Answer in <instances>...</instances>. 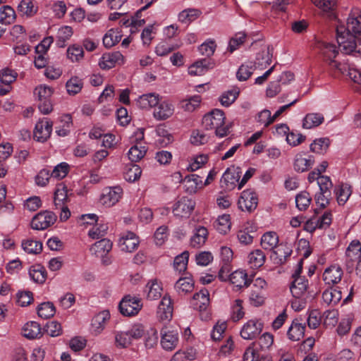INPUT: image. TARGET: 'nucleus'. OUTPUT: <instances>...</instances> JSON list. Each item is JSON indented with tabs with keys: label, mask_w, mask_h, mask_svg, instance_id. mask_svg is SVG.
I'll use <instances>...</instances> for the list:
<instances>
[{
	"label": "nucleus",
	"mask_w": 361,
	"mask_h": 361,
	"mask_svg": "<svg viewBox=\"0 0 361 361\" xmlns=\"http://www.w3.org/2000/svg\"><path fill=\"white\" fill-rule=\"evenodd\" d=\"M224 112L219 109L212 110L204 116L202 126L207 130H214L217 137H223L229 133V126L225 123Z\"/></svg>",
	"instance_id": "f257e3e1"
},
{
	"label": "nucleus",
	"mask_w": 361,
	"mask_h": 361,
	"mask_svg": "<svg viewBox=\"0 0 361 361\" xmlns=\"http://www.w3.org/2000/svg\"><path fill=\"white\" fill-rule=\"evenodd\" d=\"M336 39L341 51L344 54H353L360 52V50H357L358 44H361L358 35L348 31L345 25L340 23L336 25Z\"/></svg>",
	"instance_id": "f03ea898"
},
{
	"label": "nucleus",
	"mask_w": 361,
	"mask_h": 361,
	"mask_svg": "<svg viewBox=\"0 0 361 361\" xmlns=\"http://www.w3.org/2000/svg\"><path fill=\"white\" fill-rule=\"evenodd\" d=\"M268 284L264 279L257 277L252 280V285L249 294V302L255 307L262 306L267 298Z\"/></svg>",
	"instance_id": "7ed1b4c3"
},
{
	"label": "nucleus",
	"mask_w": 361,
	"mask_h": 361,
	"mask_svg": "<svg viewBox=\"0 0 361 361\" xmlns=\"http://www.w3.org/2000/svg\"><path fill=\"white\" fill-rule=\"evenodd\" d=\"M195 202L186 196L178 198L172 207L173 216L179 219H188L195 208Z\"/></svg>",
	"instance_id": "20e7f679"
},
{
	"label": "nucleus",
	"mask_w": 361,
	"mask_h": 361,
	"mask_svg": "<svg viewBox=\"0 0 361 361\" xmlns=\"http://www.w3.org/2000/svg\"><path fill=\"white\" fill-rule=\"evenodd\" d=\"M141 299L130 295L125 296L119 303V310L123 316L132 317L138 314L142 309Z\"/></svg>",
	"instance_id": "39448f33"
},
{
	"label": "nucleus",
	"mask_w": 361,
	"mask_h": 361,
	"mask_svg": "<svg viewBox=\"0 0 361 361\" xmlns=\"http://www.w3.org/2000/svg\"><path fill=\"white\" fill-rule=\"evenodd\" d=\"M264 324L259 319H251L245 322L240 331V335L244 340H254L262 333Z\"/></svg>",
	"instance_id": "423d86ee"
},
{
	"label": "nucleus",
	"mask_w": 361,
	"mask_h": 361,
	"mask_svg": "<svg viewBox=\"0 0 361 361\" xmlns=\"http://www.w3.org/2000/svg\"><path fill=\"white\" fill-rule=\"evenodd\" d=\"M56 221V214L50 211H44L36 214L31 221V227L34 230H45Z\"/></svg>",
	"instance_id": "0eeeda50"
},
{
	"label": "nucleus",
	"mask_w": 361,
	"mask_h": 361,
	"mask_svg": "<svg viewBox=\"0 0 361 361\" xmlns=\"http://www.w3.org/2000/svg\"><path fill=\"white\" fill-rule=\"evenodd\" d=\"M238 207L244 212H252L257 207L258 197L252 189L245 190L241 192L238 202Z\"/></svg>",
	"instance_id": "6e6552de"
},
{
	"label": "nucleus",
	"mask_w": 361,
	"mask_h": 361,
	"mask_svg": "<svg viewBox=\"0 0 361 361\" xmlns=\"http://www.w3.org/2000/svg\"><path fill=\"white\" fill-rule=\"evenodd\" d=\"M123 189L119 186L106 188L100 197L101 203L108 207L115 205L121 199Z\"/></svg>",
	"instance_id": "1a4fd4ad"
},
{
	"label": "nucleus",
	"mask_w": 361,
	"mask_h": 361,
	"mask_svg": "<svg viewBox=\"0 0 361 361\" xmlns=\"http://www.w3.org/2000/svg\"><path fill=\"white\" fill-rule=\"evenodd\" d=\"M240 178V171L239 168H229L223 174L220 185L221 188L225 191H231L236 186L237 183Z\"/></svg>",
	"instance_id": "9d476101"
},
{
	"label": "nucleus",
	"mask_w": 361,
	"mask_h": 361,
	"mask_svg": "<svg viewBox=\"0 0 361 361\" xmlns=\"http://www.w3.org/2000/svg\"><path fill=\"white\" fill-rule=\"evenodd\" d=\"M345 264L347 269H353L355 262L361 259V243L359 240H353L345 251Z\"/></svg>",
	"instance_id": "9b49d317"
},
{
	"label": "nucleus",
	"mask_w": 361,
	"mask_h": 361,
	"mask_svg": "<svg viewBox=\"0 0 361 361\" xmlns=\"http://www.w3.org/2000/svg\"><path fill=\"white\" fill-rule=\"evenodd\" d=\"M161 345L162 348L169 351L174 350L178 343V333L176 330L168 327L161 330Z\"/></svg>",
	"instance_id": "f8f14e48"
},
{
	"label": "nucleus",
	"mask_w": 361,
	"mask_h": 361,
	"mask_svg": "<svg viewBox=\"0 0 361 361\" xmlns=\"http://www.w3.org/2000/svg\"><path fill=\"white\" fill-rule=\"evenodd\" d=\"M175 107L172 102L168 99L161 101L155 107L153 116L158 121H164L173 116Z\"/></svg>",
	"instance_id": "ddd939ff"
},
{
	"label": "nucleus",
	"mask_w": 361,
	"mask_h": 361,
	"mask_svg": "<svg viewBox=\"0 0 361 361\" xmlns=\"http://www.w3.org/2000/svg\"><path fill=\"white\" fill-rule=\"evenodd\" d=\"M53 123L48 118L39 120L35 125L34 137L39 142H44L49 137L52 131Z\"/></svg>",
	"instance_id": "4468645a"
},
{
	"label": "nucleus",
	"mask_w": 361,
	"mask_h": 361,
	"mask_svg": "<svg viewBox=\"0 0 361 361\" xmlns=\"http://www.w3.org/2000/svg\"><path fill=\"white\" fill-rule=\"evenodd\" d=\"M140 244L138 237L131 231L124 233L118 241L120 249L126 252H132L135 250Z\"/></svg>",
	"instance_id": "2eb2a0df"
},
{
	"label": "nucleus",
	"mask_w": 361,
	"mask_h": 361,
	"mask_svg": "<svg viewBox=\"0 0 361 361\" xmlns=\"http://www.w3.org/2000/svg\"><path fill=\"white\" fill-rule=\"evenodd\" d=\"M343 276V271L340 265L331 264L325 269L323 273V280L326 284L335 285L338 283Z\"/></svg>",
	"instance_id": "dca6fc26"
},
{
	"label": "nucleus",
	"mask_w": 361,
	"mask_h": 361,
	"mask_svg": "<svg viewBox=\"0 0 361 361\" xmlns=\"http://www.w3.org/2000/svg\"><path fill=\"white\" fill-rule=\"evenodd\" d=\"M124 63L123 56L119 51L104 54L99 60V65L102 69H110L116 65Z\"/></svg>",
	"instance_id": "f3484780"
},
{
	"label": "nucleus",
	"mask_w": 361,
	"mask_h": 361,
	"mask_svg": "<svg viewBox=\"0 0 361 361\" xmlns=\"http://www.w3.org/2000/svg\"><path fill=\"white\" fill-rule=\"evenodd\" d=\"M209 304V293L207 289H202L195 293L190 301L191 306L199 312L207 310Z\"/></svg>",
	"instance_id": "a211bd4d"
},
{
	"label": "nucleus",
	"mask_w": 361,
	"mask_h": 361,
	"mask_svg": "<svg viewBox=\"0 0 361 361\" xmlns=\"http://www.w3.org/2000/svg\"><path fill=\"white\" fill-rule=\"evenodd\" d=\"M315 48L319 51L320 55L325 61L334 59L338 54V50L335 44L324 41H318Z\"/></svg>",
	"instance_id": "6ab92c4d"
},
{
	"label": "nucleus",
	"mask_w": 361,
	"mask_h": 361,
	"mask_svg": "<svg viewBox=\"0 0 361 361\" xmlns=\"http://www.w3.org/2000/svg\"><path fill=\"white\" fill-rule=\"evenodd\" d=\"M173 307L170 296L165 295L158 307L157 316L163 322H169L173 317Z\"/></svg>",
	"instance_id": "aec40b11"
},
{
	"label": "nucleus",
	"mask_w": 361,
	"mask_h": 361,
	"mask_svg": "<svg viewBox=\"0 0 361 361\" xmlns=\"http://www.w3.org/2000/svg\"><path fill=\"white\" fill-rule=\"evenodd\" d=\"M305 323L301 318L295 319L288 328L287 336L293 341H298L305 336Z\"/></svg>",
	"instance_id": "412c9836"
},
{
	"label": "nucleus",
	"mask_w": 361,
	"mask_h": 361,
	"mask_svg": "<svg viewBox=\"0 0 361 361\" xmlns=\"http://www.w3.org/2000/svg\"><path fill=\"white\" fill-rule=\"evenodd\" d=\"M308 281L305 277H296L293 279L290 287L293 296L295 298L307 296Z\"/></svg>",
	"instance_id": "4be33fe9"
},
{
	"label": "nucleus",
	"mask_w": 361,
	"mask_h": 361,
	"mask_svg": "<svg viewBox=\"0 0 361 361\" xmlns=\"http://www.w3.org/2000/svg\"><path fill=\"white\" fill-rule=\"evenodd\" d=\"M214 65V62L211 59H204L191 65L188 68V73L193 76L202 75L208 70L213 68Z\"/></svg>",
	"instance_id": "5701e85b"
},
{
	"label": "nucleus",
	"mask_w": 361,
	"mask_h": 361,
	"mask_svg": "<svg viewBox=\"0 0 361 361\" xmlns=\"http://www.w3.org/2000/svg\"><path fill=\"white\" fill-rule=\"evenodd\" d=\"M314 163L313 157L304 153H298L294 159V169L298 172H304L311 169Z\"/></svg>",
	"instance_id": "b1692460"
},
{
	"label": "nucleus",
	"mask_w": 361,
	"mask_h": 361,
	"mask_svg": "<svg viewBox=\"0 0 361 361\" xmlns=\"http://www.w3.org/2000/svg\"><path fill=\"white\" fill-rule=\"evenodd\" d=\"M160 97L157 93H147L140 96L136 100L137 105L142 109L149 110L156 107Z\"/></svg>",
	"instance_id": "393cba45"
},
{
	"label": "nucleus",
	"mask_w": 361,
	"mask_h": 361,
	"mask_svg": "<svg viewBox=\"0 0 361 361\" xmlns=\"http://www.w3.org/2000/svg\"><path fill=\"white\" fill-rule=\"evenodd\" d=\"M228 281L237 288H247L251 283V280L248 279L247 272L245 270L238 269L230 274Z\"/></svg>",
	"instance_id": "a878e982"
},
{
	"label": "nucleus",
	"mask_w": 361,
	"mask_h": 361,
	"mask_svg": "<svg viewBox=\"0 0 361 361\" xmlns=\"http://www.w3.org/2000/svg\"><path fill=\"white\" fill-rule=\"evenodd\" d=\"M332 221V214L331 212L326 211L317 219H312L306 224L307 228L312 230L318 228H326L330 226Z\"/></svg>",
	"instance_id": "bb28decb"
},
{
	"label": "nucleus",
	"mask_w": 361,
	"mask_h": 361,
	"mask_svg": "<svg viewBox=\"0 0 361 361\" xmlns=\"http://www.w3.org/2000/svg\"><path fill=\"white\" fill-rule=\"evenodd\" d=\"M111 248V242L106 238H102L91 246L90 252L96 257L103 258L110 252Z\"/></svg>",
	"instance_id": "cd10ccee"
},
{
	"label": "nucleus",
	"mask_w": 361,
	"mask_h": 361,
	"mask_svg": "<svg viewBox=\"0 0 361 361\" xmlns=\"http://www.w3.org/2000/svg\"><path fill=\"white\" fill-rule=\"evenodd\" d=\"M184 190L190 194L195 193L202 187V178L197 174L186 176L183 180Z\"/></svg>",
	"instance_id": "c85d7f7f"
},
{
	"label": "nucleus",
	"mask_w": 361,
	"mask_h": 361,
	"mask_svg": "<svg viewBox=\"0 0 361 361\" xmlns=\"http://www.w3.org/2000/svg\"><path fill=\"white\" fill-rule=\"evenodd\" d=\"M110 318L108 311H102L96 314L92 319L91 328L95 334H100L104 329L107 321Z\"/></svg>",
	"instance_id": "c756f323"
},
{
	"label": "nucleus",
	"mask_w": 361,
	"mask_h": 361,
	"mask_svg": "<svg viewBox=\"0 0 361 361\" xmlns=\"http://www.w3.org/2000/svg\"><path fill=\"white\" fill-rule=\"evenodd\" d=\"M161 283L157 279L149 281L145 286V292L148 300H157L161 297Z\"/></svg>",
	"instance_id": "7c9ffc66"
},
{
	"label": "nucleus",
	"mask_w": 361,
	"mask_h": 361,
	"mask_svg": "<svg viewBox=\"0 0 361 361\" xmlns=\"http://www.w3.org/2000/svg\"><path fill=\"white\" fill-rule=\"evenodd\" d=\"M312 1L322 11L323 15L331 19L336 18L334 13L336 2L334 0H312Z\"/></svg>",
	"instance_id": "2f4dec72"
},
{
	"label": "nucleus",
	"mask_w": 361,
	"mask_h": 361,
	"mask_svg": "<svg viewBox=\"0 0 361 361\" xmlns=\"http://www.w3.org/2000/svg\"><path fill=\"white\" fill-rule=\"evenodd\" d=\"M208 237L207 229L204 226H199L195 229L194 234L190 238V245L193 247L199 248L202 246Z\"/></svg>",
	"instance_id": "473e14b6"
},
{
	"label": "nucleus",
	"mask_w": 361,
	"mask_h": 361,
	"mask_svg": "<svg viewBox=\"0 0 361 361\" xmlns=\"http://www.w3.org/2000/svg\"><path fill=\"white\" fill-rule=\"evenodd\" d=\"M68 200V190L67 187L63 183L58 184L54 192V202L55 207H58L66 205Z\"/></svg>",
	"instance_id": "72a5a7b5"
},
{
	"label": "nucleus",
	"mask_w": 361,
	"mask_h": 361,
	"mask_svg": "<svg viewBox=\"0 0 361 361\" xmlns=\"http://www.w3.org/2000/svg\"><path fill=\"white\" fill-rule=\"evenodd\" d=\"M38 7L37 3L33 0H21L18 6V12L27 17H32L37 12Z\"/></svg>",
	"instance_id": "f704fd0d"
},
{
	"label": "nucleus",
	"mask_w": 361,
	"mask_h": 361,
	"mask_svg": "<svg viewBox=\"0 0 361 361\" xmlns=\"http://www.w3.org/2000/svg\"><path fill=\"white\" fill-rule=\"evenodd\" d=\"M279 243V236L274 231L265 233L261 238V245L267 250H273Z\"/></svg>",
	"instance_id": "c9c22d12"
},
{
	"label": "nucleus",
	"mask_w": 361,
	"mask_h": 361,
	"mask_svg": "<svg viewBox=\"0 0 361 361\" xmlns=\"http://www.w3.org/2000/svg\"><path fill=\"white\" fill-rule=\"evenodd\" d=\"M334 192L338 203L340 205H343L349 199L352 193V190L350 185L345 183H341L335 187Z\"/></svg>",
	"instance_id": "e433bc0d"
},
{
	"label": "nucleus",
	"mask_w": 361,
	"mask_h": 361,
	"mask_svg": "<svg viewBox=\"0 0 361 361\" xmlns=\"http://www.w3.org/2000/svg\"><path fill=\"white\" fill-rule=\"evenodd\" d=\"M265 259L264 253L261 250L257 249L248 255L247 262L251 268L257 269L264 264Z\"/></svg>",
	"instance_id": "4c0bfd02"
},
{
	"label": "nucleus",
	"mask_w": 361,
	"mask_h": 361,
	"mask_svg": "<svg viewBox=\"0 0 361 361\" xmlns=\"http://www.w3.org/2000/svg\"><path fill=\"white\" fill-rule=\"evenodd\" d=\"M341 298V292L335 288H327L322 293L323 302L328 305H336Z\"/></svg>",
	"instance_id": "58836bf2"
},
{
	"label": "nucleus",
	"mask_w": 361,
	"mask_h": 361,
	"mask_svg": "<svg viewBox=\"0 0 361 361\" xmlns=\"http://www.w3.org/2000/svg\"><path fill=\"white\" fill-rule=\"evenodd\" d=\"M121 39V34L118 29L109 30L103 37V44L106 48H111Z\"/></svg>",
	"instance_id": "ea45409f"
},
{
	"label": "nucleus",
	"mask_w": 361,
	"mask_h": 361,
	"mask_svg": "<svg viewBox=\"0 0 361 361\" xmlns=\"http://www.w3.org/2000/svg\"><path fill=\"white\" fill-rule=\"evenodd\" d=\"M324 121V116L319 113L307 114L302 123V126L307 129H311L314 127L319 126Z\"/></svg>",
	"instance_id": "a19ab883"
},
{
	"label": "nucleus",
	"mask_w": 361,
	"mask_h": 361,
	"mask_svg": "<svg viewBox=\"0 0 361 361\" xmlns=\"http://www.w3.org/2000/svg\"><path fill=\"white\" fill-rule=\"evenodd\" d=\"M271 62V54L270 53L269 47L264 48L261 52H259L257 57L256 61L254 63L257 68L264 69Z\"/></svg>",
	"instance_id": "79ce46f5"
},
{
	"label": "nucleus",
	"mask_w": 361,
	"mask_h": 361,
	"mask_svg": "<svg viewBox=\"0 0 361 361\" xmlns=\"http://www.w3.org/2000/svg\"><path fill=\"white\" fill-rule=\"evenodd\" d=\"M29 275L31 279L37 283H44L47 279V271L44 267L39 264L32 266L29 269Z\"/></svg>",
	"instance_id": "37998d69"
},
{
	"label": "nucleus",
	"mask_w": 361,
	"mask_h": 361,
	"mask_svg": "<svg viewBox=\"0 0 361 361\" xmlns=\"http://www.w3.org/2000/svg\"><path fill=\"white\" fill-rule=\"evenodd\" d=\"M23 334L25 337L32 339L41 336V327L36 322L26 323L23 328Z\"/></svg>",
	"instance_id": "c03bdc74"
},
{
	"label": "nucleus",
	"mask_w": 361,
	"mask_h": 361,
	"mask_svg": "<svg viewBox=\"0 0 361 361\" xmlns=\"http://www.w3.org/2000/svg\"><path fill=\"white\" fill-rule=\"evenodd\" d=\"M174 288L179 295H184L192 290L194 283L190 277L180 278L175 283Z\"/></svg>",
	"instance_id": "a18cd8bd"
},
{
	"label": "nucleus",
	"mask_w": 361,
	"mask_h": 361,
	"mask_svg": "<svg viewBox=\"0 0 361 361\" xmlns=\"http://www.w3.org/2000/svg\"><path fill=\"white\" fill-rule=\"evenodd\" d=\"M147 152V148L142 142H136L128 151V158L134 162L140 161Z\"/></svg>",
	"instance_id": "49530a36"
},
{
	"label": "nucleus",
	"mask_w": 361,
	"mask_h": 361,
	"mask_svg": "<svg viewBox=\"0 0 361 361\" xmlns=\"http://www.w3.org/2000/svg\"><path fill=\"white\" fill-rule=\"evenodd\" d=\"M245 314L243 307V300L235 299L231 307V317L233 322L242 319Z\"/></svg>",
	"instance_id": "de8ad7c7"
},
{
	"label": "nucleus",
	"mask_w": 361,
	"mask_h": 361,
	"mask_svg": "<svg viewBox=\"0 0 361 361\" xmlns=\"http://www.w3.org/2000/svg\"><path fill=\"white\" fill-rule=\"evenodd\" d=\"M67 58L73 63H78L84 58L83 48L78 44H72L66 51Z\"/></svg>",
	"instance_id": "09e8293b"
},
{
	"label": "nucleus",
	"mask_w": 361,
	"mask_h": 361,
	"mask_svg": "<svg viewBox=\"0 0 361 361\" xmlns=\"http://www.w3.org/2000/svg\"><path fill=\"white\" fill-rule=\"evenodd\" d=\"M257 68L251 61L242 64L236 73V77L240 81L247 80L252 74L253 71Z\"/></svg>",
	"instance_id": "8fccbe9b"
},
{
	"label": "nucleus",
	"mask_w": 361,
	"mask_h": 361,
	"mask_svg": "<svg viewBox=\"0 0 361 361\" xmlns=\"http://www.w3.org/2000/svg\"><path fill=\"white\" fill-rule=\"evenodd\" d=\"M21 246L24 251L29 254H39L42 250V243L32 239L23 240Z\"/></svg>",
	"instance_id": "3c124183"
},
{
	"label": "nucleus",
	"mask_w": 361,
	"mask_h": 361,
	"mask_svg": "<svg viewBox=\"0 0 361 361\" xmlns=\"http://www.w3.org/2000/svg\"><path fill=\"white\" fill-rule=\"evenodd\" d=\"M73 29L70 26H63L58 30L56 34L57 44L59 47H64L66 43L73 35Z\"/></svg>",
	"instance_id": "603ef678"
},
{
	"label": "nucleus",
	"mask_w": 361,
	"mask_h": 361,
	"mask_svg": "<svg viewBox=\"0 0 361 361\" xmlns=\"http://www.w3.org/2000/svg\"><path fill=\"white\" fill-rule=\"evenodd\" d=\"M83 87L82 80L77 76L71 77L66 84L69 94L75 95L79 93Z\"/></svg>",
	"instance_id": "864d4df0"
},
{
	"label": "nucleus",
	"mask_w": 361,
	"mask_h": 361,
	"mask_svg": "<svg viewBox=\"0 0 361 361\" xmlns=\"http://www.w3.org/2000/svg\"><path fill=\"white\" fill-rule=\"evenodd\" d=\"M239 93L240 90L238 87H233L231 90L224 92L219 99L221 105L224 106H229L235 101Z\"/></svg>",
	"instance_id": "5fc2aeb1"
},
{
	"label": "nucleus",
	"mask_w": 361,
	"mask_h": 361,
	"mask_svg": "<svg viewBox=\"0 0 361 361\" xmlns=\"http://www.w3.org/2000/svg\"><path fill=\"white\" fill-rule=\"evenodd\" d=\"M16 19V13L10 6H3L0 8V22L7 25L12 23Z\"/></svg>",
	"instance_id": "6e6d98bb"
},
{
	"label": "nucleus",
	"mask_w": 361,
	"mask_h": 361,
	"mask_svg": "<svg viewBox=\"0 0 361 361\" xmlns=\"http://www.w3.org/2000/svg\"><path fill=\"white\" fill-rule=\"evenodd\" d=\"M201 102V97L199 95H195L189 99L180 102V106L185 111L192 112L199 107Z\"/></svg>",
	"instance_id": "4d7b16f0"
},
{
	"label": "nucleus",
	"mask_w": 361,
	"mask_h": 361,
	"mask_svg": "<svg viewBox=\"0 0 361 361\" xmlns=\"http://www.w3.org/2000/svg\"><path fill=\"white\" fill-rule=\"evenodd\" d=\"M216 229L222 234L226 233L231 228V218L229 214H223L214 223Z\"/></svg>",
	"instance_id": "13d9d810"
},
{
	"label": "nucleus",
	"mask_w": 361,
	"mask_h": 361,
	"mask_svg": "<svg viewBox=\"0 0 361 361\" xmlns=\"http://www.w3.org/2000/svg\"><path fill=\"white\" fill-rule=\"evenodd\" d=\"M37 314L42 319H49L55 314V307L50 302H43L37 307Z\"/></svg>",
	"instance_id": "bf43d9fd"
},
{
	"label": "nucleus",
	"mask_w": 361,
	"mask_h": 361,
	"mask_svg": "<svg viewBox=\"0 0 361 361\" xmlns=\"http://www.w3.org/2000/svg\"><path fill=\"white\" fill-rule=\"evenodd\" d=\"M108 230V226L106 224L95 223L94 226L89 230L88 235L92 239H99L103 238Z\"/></svg>",
	"instance_id": "052dcab7"
},
{
	"label": "nucleus",
	"mask_w": 361,
	"mask_h": 361,
	"mask_svg": "<svg viewBox=\"0 0 361 361\" xmlns=\"http://www.w3.org/2000/svg\"><path fill=\"white\" fill-rule=\"evenodd\" d=\"M200 13V11L195 8L185 9L178 14V20L183 23H189L197 18Z\"/></svg>",
	"instance_id": "680f3d73"
},
{
	"label": "nucleus",
	"mask_w": 361,
	"mask_h": 361,
	"mask_svg": "<svg viewBox=\"0 0 361 361\" xmlns=\"http://www.w3.org/2000/svg\"><path fill=\"white\" fill-rule=\"evenodd\" d=\"M312 202V197L306 191L301 192L295 197V204L300 211L306 210Z\"/></svg>",
	"instance_id": "e2e57ef3"
},
{
	"label": "nucleus",
	"mask_w": 361,
	"mask_h": 361,
	"mask_svg": "<svg viewBox=\"0 0 361 361\" xmlns=\"http://www.w3.org/2000/svg\"><path fill=\"white\" fill-rule=\"evenodd\" d=\"M157 142L161 147H166L173 141V136L164 127H158L156 130Z\"/></svg>",
	"instance_id": "0e129e2a"
},
{
	"label": "nucleus",
	"mask_w": 361,
	"mask_h": 361,
	"mask_svg": "<svg viewBox=\"0 0 361 361\" xmlns=\"http://www.w3.org/2000/svg\"><path fill=\"white\" fill-rule=\"evenodd\" d=\"M54 90L46 85H40L35 87L34 94L38 98L39 102L49 99L51 97Z\"/></svg>",
	"instance_id": "69168bd1"
},
{
	"label": "nucleus",
	"mask_w": 361,
	"mask_h": 361,
	"mask_svg": "<svg viewBox=\"0 0 361 361\" xmlns=\"http://www.w3.org/2000/svg\"><path fill=\"white\" fill-rule=\"evenodd\" d=\"M329 146V140L324 137L315 140L310 145V150L314 153L323 154L324 153Z\"/></svg>",
	"instance_id": "338daca9"
},
{
	"label": "nucleus",
	"mask_w": 361,
	"mask_h": 361,
	"mask_svg": "<svg viewBox=\"0 0 361 361\" xmlns=\"http://www.w3.org/2000/svg\"><path fill=\"white\" fill-rule=\"evenodd\" d=\"M259 358L257 342H252L245 349L243 355V361H257Z\"/></svg>",
	"instance_id": "774afa93"
}]
</instances>
